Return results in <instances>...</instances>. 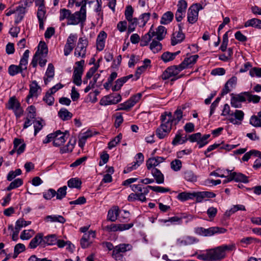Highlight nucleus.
Masks as SVG:
<instances>
[{
	"label": "nucleus",
	"mask_w": 261,
	"mask_h": 261,
	"mask_svg": "<svg viewBox=\"0 0 261 261\" xmlns=\"http://www.w3.org/2000/svg\"><path fill=\"white\" fill-rule=\"evenodd\" d=\"M199 241V239L196 237L186 236L177 239L176 241V244L179 246H188L196 244Z\"/></svg>",
	"instance_id": "16"
},
{
	"label": "nucleus",
	"mask_w": 261,
	"mask_h": 261,
	"mask_svg": "<svg viewBox=\"0 0 261 261\" xmlns=\"http://www.w3.org/2000/svg\"><path fill=\"white\" fill-rule=\"evenodd\" d=\"M68 186L70 188L80 189L82 181L78 178H72L67 182Z\"/></svg>",
	"instance_id": "46"
},
{
	"label": "nucleus",
	"mask_w": 261,
	"mask_h": 261,
	"mask_svg": "<svg viewBox=\"0 0 261 261\" xmlns=\"http://www.w3.org/2000/svg\"><path fill=\"white\" fill-rule=\"evenodd\" d=\"M121 99V96L120 94L109 95L102 98L99 104L103 106L115 105L120 102Z\"/></svg>",
	"instance_id": "14"
},
{
	"label": "nucleus",
	"mask_w": 261,
	"mask_h": 261,
	"mask_svg": "<svg viewBox=\"0 0 261 261\" xmlns=\"http://www.w3.org/2000/svg\"><path fill=\"white\" fill-rule=\"evenodd\" d=\"M202 9V7L200 4H194L192 5L188 11V21L190 23L196 22L198 19V13L200 10Z\"/></svg>",
	"instance_id": "9"
},
{
	"label": "nucleus",
	"mask_w": 261,
	"mask_h": 261,
	"mask_svg": "<svg viewBox=\"0 0 261 261\" xmlns=\"http://www.w3.org/2000/svg\"><path fill=\"white\" fill-rule=\"evenodd\" d=\"M57 237L56 234H50L47 236H43L44 246L54 245L56 244Z\"/></svg>",
	"instance_id": "44"
},
{
	"label": "nucleus",
	"mask_w": 261,
	"mask_h": 261,
	"mask_svg": "<svg viewBox=\"0 0 261 261\" xmlns=\"http://www.w3.org/2000/svg\"><path fill=\"white\" fill-rule=\"evenodd\" d=\"M250 123L254 127H261V119L258 116H252L250 119Z\"/></svg>",
	"instance_id": "63"
},
{
	"label": "nucleus",
	"mask_w": 261,
	"mask_h": 261,
	"mask_svg": "<svg viewBox=\"0 0 261 261\" xmlns=\"http://www.w3.org/2000/svg\"><path fill=\"white\" fill-rule=\"evenodd\" d=\"M150 64V61L149 59H145L144 61L143 65L140 66L137 69L135 74L133 75V80L134 81H136L139 79L141 74L144 72L147 68L149 66Z\"/></svg>",
	"instance_id": "30"
},
{
	"label": "nucleus",
	"mask_w": 261,
	"mask_h": 261,
	"mask_svg": "<svg viewBox=\"0 0 261 261\" xmlns=\"http://www.w3.org/2000/svg\"><path fill=\"white\" fill-rule=\"evenodd\" d=\"M107 37V34H99L98 35L96 39V47L99 51L103 49Z\"/></svg>",
	"instance_id": "32"
},
{
	"label": "nucleus",
	"mask_w": 261,
	"mask_h": 261,
	"mask_svg": "<svg viewBox=\"0 0 261 261\" xmlns=\"http://www.w3.org/2000/svg\"><path fill=\"white\" fill-rule=\"evenodd\" d=\"M182 130L181 129L178 130L173 140L172 141V144L174 146L178 144H182L185 143L188 140L187 136H182Z\"/></svg>",
	"instance_id": "28"
},
{
	"label": "nucleus",
	"mask_w": 261,
	"mask_h": 261,
	"mask_svg": "<svg viewBox=\"0 0 261 261\" xmlns=\"http://www.w3.org/2000/svg\"><path fill=\"white\" fill-rule=\"evenodd\" d=\"M132 248L133 247L132 245L129 244H120L116 246L114 249L118 250L119 252L123 254L126 251L131 250Z\"/></svg>",
	"instance_id": "48"
},
{
	"label": "nucleus",
	"mask_w": 261,
	"mask_h": 261,
	"mask_svg": "<svg viewBox=\"0 0 261 261\" xmlns=\"http://www.w3.org/2000/svg\"><path fill=\"white\" fill-rule=\"evenodd\" d=\"M133 75L129 74L126 76H123L118 79L115 82V85L112 87V90L113 91H117L120 89L123 85L126 83L129 79L133 78Z\"/></svg>",
	"instance_id": "29"
},
{
	"label": "nucleus",
	"mask_w": 261,
	"mask_h": 261,
	"mask_svg": "<svg viewBox=\"0 0 261 261\" xmlns=\"http://www.w3.org/2000/svg\"><path fill=\"white\" fill-rule=\"evenodd\" d=\"M119 214V209L117 206L113 207L108 213L107 219L112 222L115 221Z\"/></svg>",
	"instance_id": "35"
},
{
	"label": "nucleus",
	"mask_w": 261,
	"mask_h": 261,
	"mask_svg": "<svg viewBox=\"0 0 261 261\" xmlns=\"http://www.w3.org/2000/svg\"><path fill=\"white\" fill-rule=\"evenodd\" d=\"M210 137V134L204 135L202 136L201 135L200 139L198 140L197 144L198 145V147L201 148L206 145L208 143V139Z\"/></svg>",
	"instance_id": "55"
},
{
	"label": "nucleus",
	"mask_w": 261,
	"mask_h": 261,
	"mask_svg": "<svg viewBox=\"0 0 261 261\" xmlns=\"http://www.w3.org/2000/svg\"><path fill=\"white\" fill-rule=\"evenodd\" d=\"M41 89L36 81H33L30 85L29 94L27 97V102L30 103V98L33 97H38L40 94Z\"/></svg>",
	"instance_id": "19"
},
{
	"label": "nucleus",
	"mask_w": 261,
	"mask_h": 261,
	"mask_svg": "<svg viewBox=\"0 0 261 261\" xmlns=\"http://www.w3.org/2000/svg\"><path fill=\"white\" fill-rule=\"evenodd\" d=\"M130 187L134 193L130 194L128 196L127 199L129 201L139 200L144 202L146 200V195L149 193L147 188L142 187L140 185H133Z\"/></svg>",
	"instance_id": "3"
},
{
	"label": "nucleus",
	"mask_w": 261,
	"mask_h": 261,
	"mask_svg": "<svg viewBox=\"0 0 261 261\" xmlns=\"http://www.w3.org/2000/svg\"><path fill=\"white\" fill-rule=\"evenodd\" d=\"M44 247L43 234L42 233H37L35 237L30 241L29 247L31 249H35L37 246Z\"/></svg>",
	"instance_id": "22"
},
{
	"label": "nucleus",
	"mask_w": 261,
	"mask_h": 261,
	"mask_svg": "<svg viewBox=\"0 0 261 261\" xmlns=\"http://www.w3.org/2000/svg\"><path fill=\"white\" fill-rule=\"evenodd\" d=\"M151 174L158 184H163L164 182V175L156 168H152L151 170Z\"/></svg>",
	"instance_id": "36"
},
{
	"label": "nucleus",
	"mask_w": 261,
	"mask_h": 261,
	"mask_svg": "<svg viewBox=\"0 0 261 261\" xmlns=\"http://www.w3.org/2000/svg\"><path fill=\"white\" fill-rule=\"evenodd\" d=\"M173 17V13L171 11H167L162 15L160 22L163 24H168L172 21Z\"/></svg>",
	"instance_id": "39"
},
{
	"label": "nucleus",
	"mask_w": 261,
	"mask_h": 261,
	"mask_svg": "<svg viewBox=\"0 0 261 261\" xmlns=\"http://www.w3.org/2000/svg\"><path fill=\"white\" fill-rule=\"evenodd\" d=\"M245 101V93L242 92L238 94L232 93L231 94L230 103L234 108H240L242 103Z\"/></svg>",
	"instance_id": "21"
},
{
	"label": "nucleus",
	"mask_w": 261,
	"mask_h": 261,
	"mask_svg": "<svg viewBox=\"0 0 261 261\" xmlns=\"http://www.w3.org/2000/svg\"><path fill=\"white\" fill-rule=\"evenodd\" d=\"M31 224V221H25L23 219H18L15 223V229H16V235H18L20 230L23 227H25Z\"/></svg>",
	"instance_id": "42"
},
{
	"label": "nucleus",
	"mask_w": 261,
	"mask_h": 261,
	"mask_svg": "<svg viewBox=\"0 0 261 261\" xmlns=\"http://www.w3.org/2000/svg\"><path fill=\"white\" fill-rule=\"evenodd\" d=\"M154 38L158 40H162L164 38V34H145L140 39V45L146 46Z\"/></svg>",
	"instance_id": "17"
},
{
	"label": "nucleus",
	"mask_w": 261,
	"mask_h": 261,
	"mask_svg": "<svg viewBox=\"0 0 261 261\" xmlns=\"http://www.w3.org/2000/svg\"><path fill=\"white\" fill-rule=\"evenodd\" d=\"M59 117L63 120L71 118L72 114L66 109H61L58 113Z\"/></svg>",
	"instance_id": "51"
},
{
	"label": "nucleus",
	"mask_w": 261,
	"mask_h": 261,
	"mask_svg": "<svg viewBox=\"0 0 261 261\" xmlns=\"http://www.w3.org/2000/svg\"><path fill=\"white\" fill-rule=\"evenodd\" d=\"M234 248L233 244L222 245L214 248L208 249L212 261H217L224 258L227 251L232 250Z\"/></svg>",
	"instance_id": "2"
},
{
	"label": "nucleus",
	"mask_w": 261,
	"mask_h": 261,
	"mask_svg": "<svg viewBox=\"0 0 261 261\" xmlns=\"http://www.w3.org/2000/svg\"><path fill=\"white\" fill-rule=\"evenodd\" d=\"M45 221L47 222H59L64 223L65 219L61 215H48L45 218Z\"/></svg>",
	"instance_id": "37"
},
{
	"label": "nucleus",
	"mask_w": 261,
	"mask_h": 261,
	"mask_svg": "<svg viewBox=\"0 0 261 261\" xmlns=\"http://www.w3.org/2000/svg\"><path fill=\"white\" fill-rule=\"evenodd\" d=\"M77 37L73 35H70L67 38L66 43L64 48V55L68 56L72 51L75 46Z\"/></svg>",
	"instance_id": "18"
},
{
	"label": "nucleus",
	"mask_w": 261,
	"mask_h": 261,
	"mask_svg": "<svg viewBox=\"0 0 261 261\" xmlns=\"http://www.w3.org/2000/svg\"><path fill=\"white\" fill-rule=\"evenodd\" d=\"M88 44V42L86 38H80L75 49L74 56L77 57L85 58Z\"/></svg>",
	"instance_id": "10"
},
{
	"label": "nucleus",
	"mask_w": 261,
	"mask_h": 261,
	"mask_svg": "<svg viewBox=\"0 0 261 261\" xmlns=\"http://www.w3.org/2000/svg\"><path fill=\"white\" fill-rule=\"evenodd\" d=\"M25 249V247L24 244L18 243L16 244L14 247L13 258H16L18 255L24 251Z\"/></svg>",
	"instance_id": "56"
},
{
	"label": "nucleus",
	"mask_w": 261,
	"mask_h": 261,
	"mask_svg": "<svg viewBox=\"0 0 261 261\" xmlns=\"http://www.w3.org/2000/svg\"><path fill=\"white\" fill-rule=\"evenodd\" d=\"M165 159L162 156H155L149 159L146 162V166L148 169H152L163 163Z\"/></svg>",
	"instance_id": "26"
},
{
	"label": "nucleus",
	"mask_w": 261,
	"mask_h": 261,
	"mask_svg": "<svg viewBox=\"0 0 261 261\" xmlns=\"http://www.w3.org/2000/svg\"><path fill=\"white\" fill-rule=\"evenodd\" d=\"M56 195V191L53 189H49L43 192V197L46 200H50Z\"/></svg>",
	"instance_id": "60"
},
{
	"label": "nucleus",
	"mask_w": 261,
	"mask_h": 261,
	"mask_svg": "<svg viewBox=\"0 0 261 261\" xmlns=\"http://www.w3.org/2000/svg\"><path fill=\"white\" fill-rule=\"evenodd\" d=\"M184 109V107H183L182 109L180 107H178L174 112V114H172V119L175 122V125H177L182 118V111Z\"/></svg>",
	"instance_id": "41"
},
{
	"label": "nucleus",
	"mask_w": 261,
	"mask_h": 261,
	"mask_svg": "<svg viewBox=\"0 0 261 261\" xmlns=\"http://www.w3.org/2000/svg\"><path fill=\"white\" fill-rule=\"evenodd\" d=\"M134 225L133 223L129 224H111L103 227V230L110 232L117 231H122L128 230L132 228Z\"/></svg>",
	"instance_id": "11"
},
{
	"label": "nucleus",
	"mask_w": 261,
	"mask_h": 261,
	"mask_svg": "<svg viewBox=\"0 0 261 261\" xmlns=\"http://www.w3.org/2000/svg\"><path fill=\"white\" fill-rule=\"evenodd\" d=\"M247 25L261 29V20L255 18L251 19L246 22V26Z\"/></svg>",
	"instance_id": "62"
},
{
	"label": "nucleus",
	"mask_w": 261,
	"mask_h": 261,
	"mask_svg": "<svg viewBox=\"0 0 261 261\" xmlns=\"http://www.w3.org/2000/svg\"><path fill=\"white\" fill-rule=\"evenodd\" d=\"M36 6L38 7L37 15L38 20H45L46 9L44 5V0H35Z\"/></svg>",
	"instance_id": "20"
},
{
	"label": "nucleus",
	"mask_w": 261,
	"mask_h": 261,
	"mask_svg": "<svg viewBox=\"0 0 261 261\" xmlns=\"http://www.w3.org/2000/svg\"><path fill=\"white\" fill-rule=\"evenodd\" d=\"M230 174L232 178V180H234L236 182H244L245 176L241 173L237 172H231L230 170Z\"/></svg>",
	"instance_id": "53"
},
{
	"label": "nucleus",
	"mask_w": 261,
	"mask_h": 261,
	"mask_svg": "<svg viewBox=\"0 0 261 261\" xmlns=\"http://www.w3.org/2000/svg\"><path fill=\"white\" fill-rule=\"evenodd\" d=\"M112 256L116 260L126 261L125 258L123 256V254L115 249H113Z\"/></svg>",
	"instance_id": "64"
},
{
	"label": "nucleus",
	"mask_w": 261,
	"mask_h": 261,
	"mask_svg": "<svg viewBox=\"0 0 261 261\" xmlns=\"http://www.w3.org/2000/svg\"><path fill=\"white\" fill-rule=\"evenodd\" d=\"M86 10L85 6H82L80 11L75 12L74 14H71L67 21V24L76 25L80 22H83L86 19Z\"/></svg>",
	"instance_id": "7"
},
{
	"label": "nucleus",
	"mask_w": 261,
	"mask_h": 261,
	"mask_svg": "<svg viewBox=\"0 0 261 261\" xmlns=\"http://www.w3.org/2000/svg\"><path fill=\"white\" fill-rule=\"evenodd\" d=\"M75 143V142L74 140L72 141V140H70L66 145L65 146H63L60 148V153H65L68 152L72 151V149L74 148V145Z\"/></svg>",
	"instance_id": "47"
},
{
	"label": "nucleus",
	"mask_w": 261,
	"mask_h": 261,
	"mask_svg": "<svg viewBox=\"0 0 261 261\" xmlns=\"http://www.w3.org/2000/svg\"><path fill=\"white\" fill-rule=\"evenodd\" d=\"M96 238V231L93 230L88 231L85 233L81 239V245L83 248L88 247L93 242Z\"/></svg>",
	"instance_id": "13"
},
{
	"label": "nucleus",
	"mask_w": 261,
	"mask_h": 261,
	"mask_svg": "<svg viewBox=\"0 0 261 261\" xmlns=\"http://www.w3.org/2000/svg\"><path fill=\"white\" fill-rule=\"evenodd\" d=\"M30 51L28 49L25 50L21 57L18 66L19 67L23 70V71L26 70L27 69L28 64V59L29 57Z\"/></svg>",
	"instance_id": "33"
},
{
	"label": "nucleus",
	"mask_w": 261,
	"mask_h": 261,
	"mask_svg": "<svg viewBox=\"0 0 261 261\" xmlns=\"http://www.w3.org/2000/svg\"><path fill=\"white\" fill-rule=\"evenodd\" d=\"M67 187L63 186L58 189L56 192V198L61 200L66 195Z\"/></svg>",
	"instance_id": "61"
},
{
	"label": "nucleus",
	"mask_w": 261,
	"mask_h": 261,
	"mask_svg": "<svg viewBox=\"0 0 261 261\" xmlns=\"http://www.w3.org/2000/svg\"><path fill=\"white\" fill-rule=\"evenodd\" d=\"M244 114L242 111L236 110L234 113L229 115L228 119L234 124H240L244 118Z\"/></svg>",
	"instance_id": "23"
},
{
	"label": "nucleus",
	"mask_w": 261,
	"mask_h": 261,
	"mask_svg": "<svg viewBox=\"0 0 261 261\" xmlns=\"http://www.w3.org/2000/svg\"><path fill=\"white\" fill-rule=\"evenodd\" d=\"M7 109L12 110L14 113L16 117H20L23 113V110L20 106V103L15 97H10L6 105Z\"/></svg>",
	"instance_id": "6"
},
{
	"label": "nucleus",
	"mask_w": 261,
	"mask_h": 261,
	"mask_svg": "<svg viewBox=\"0 0 261 261\" xmlns=\"http://www.w3.org/2000/svg\"><path fill=\"white\" fill-rule=\"evenodd\" d=\"M145 188H147V190H149V189H150L152 190L153 191L158 192V193H166L170 191V189L169 188H164L160 186H148Z\"/></svg>",
	"instance_id": "58"
},
{
	"label": "nucleus",
	"mask_w": 261,
	"mask_h": 261,
	"mask_svg": "<svg viewBox=\"0 0 261 261\" xmlns=\"http://www.w3.org/2000/svg\"><path fill=\"white\" fill-rule=\"evenodd\" d=\"M161 124L156 130V135L160 139L167 137L170 133L175 122L172 119V113L165 111L160 116Z\"/></svg>",
	"instance_id": "1"
},
{
	"label": "nucleus",
	"mask_w": 261,
	"mask_h": 261,
	"mask_svg": "<svg viewBox=\"0 0 261 261\" xmlns=\"http://www.w3.org/2000/svg\"><path fill=\"white\" fill-rule=\"evenodd\" d=\"M226 231V229L223 227H211L205 228L204 237H211L215 234L224 233Z\"/></svg>",
	"instance_id": "27"
},
{
	"label": "nucleus",
	"mask_w": 261,
	"mask_h": 261,
	"mask_svg": "<svg viewBox=\"0 0 261 261\" xmlns=\"http://www.w3.org/2000/svg\"><path fill=\"white\" fill-rule=\"evenodd\" d=\"M159 41L154 38L150 44V48L154 53H158L162 49V45Z\"/></svg>",
	"instance_id": "45"
},
{
	"label": "nucleus",
	"mask_w": 261,
	"mask_h": 261,
	"mask_svg": "<svg viewBox=\"0 0 261 261\" xmlns=\"http://www.w3.org/2000/svg\"><path fill=\"white\" fill-rule=\"evenodd\" d=\"M199 56L197 55H192L188 58H185L184 61L179 64L181 69L184 70L194 65L198 59Z\"/></svg>",
	"instance_id": "25"
},
{
	"label": "nucleus",
	"mask_w": 261,
	"mask_h": 261,
	"mask_svg": "<svg viewBox=\"0 0 261 261\" xmlns=\"http://www.w3.org/2000/svg\"><path fill=\"white\" fill-rule=\"evenodd\" d=\"M170 39L171 45L175 46L185 39V34H172Z\"/></svg>",
	"instance_id": "34"
},
{
	"label": "nucleus",
	"mask_w": 261,
	"mask_h": 261,
	"mask_svg": "<svg viewBox=\"0 0 261 261\" xmlns=\"http://www.w3.org/2000/svg\"><path fill=\"white\" fill-rule=\"evenodd\" d=\"M245 210V206L242 204L233 205L230 209L227 210L224 214L226 217H229L239 211Z\"/></svg>",
	"instance_id": "38"
},
{
	"label": "nucleus",
	"mask_w": 261,
	"mask_h": 261,
	"mask_svg": "<svg viewBox=\"0 0 261 261\" xmlns=\"http://www.w3.org/2000/svg\"><path fill=\"white\" fill-rule=\"evenodd\" d=\"M182 70L180 65L169 67L163 72L162 79L164 80L169 79H171V80H174L176 76Z\"/></svg>",
	"instance_id": "12"
},
{
	"label": "nucleus",
	"mask_w": 261,
	"mask_h": 261,
	"mask_svg": "<svg viewBox=\"0 0 261 261\" xmlns=\"http://www.w3.org/2000/svg\"><path fill=\"white\" fill-rule=\"evenodd\" d=\"M53 145L55 147H59L65 142L68 136L66 133L58 130L53 133Z\"/></svg>",
	"instance_id": "15"
},
{
	"label": "nucleus",
	"mask_w": 261,
	"mask_h": 261,
	"mask_svg": "<svg viewBox=\"0 0 261 261\" xmlns=\"http://www.w3.org/2000/svg\"><path fill=\"white\" fill-rule=\"evenodd\" d=\"M171 168L174 171H179L182 167L181 161L178 159L172 161L170 163Z\"/></svg>",
	"instance_id": "57"
},
{
	"label": "nucleus",
	"mask_w": 261,
	"mask_h": 261,
	"mask_svg": "<svg viewBox=\"0 0 261 261\" xmlns=\"http://www.w3.org/2000/svg\"><path fill=\"white\" fill-rule=\"evenodd\" d=\"M47 53L48 48L46 44L44 42L40 41L38 46V50L36 51L33 58L31 65L33 67H36L37 65L38 60L40 57V55L42 56H46Z\"/></svg>",
	"instance_id": "8"
},
{
	"label": "nucleus",
	"mask_w": 261,
	"mask_h": 261,
	"mask_svg": "<svg viewBox=\"0 0 261 261\" xmlns=\"http://www.w3.org/2000/svg\"><path fill=\"white\" fill-rule=\"evenodd\" d=\"M22 184L23 180L21 178H18L10 183L9 186L7 188V190L10 191L12 189L18 188Z\"/></svg>",
	"instance_id": "52"
},
{
	"label": "nucleus",
	"mask_w": 261,
	"mask_h": 261,
	"mask_svg": "<svg viewBox=\"0 0 261 261\" xmlns=\"http://www.w3.org/2000/svg\"><path fill=\"white\" fill-rule=\"evenodd\" d=\"M180 51H177L174 53L166 51L161 56V59L165 63H167L173 60L175 57L180 54Z\"/></svg>",
	"instance_id": "31"
},
{
	"label": "nucleus",
	"mask_w": 261,
	"mask_h": 261,
	"mask_svg": "<svg viewBox=\"0 0 261 261\" xmlns=\"http://www.w3.org/2000/svg\"><path fill=\"white\" fill-rule=\"evenodd\" d=\"M84 65L85 61L82 60L76 62L73 68V83L77 86H81L82 83V76L84 72Z\"/></svg>",
	"instance_id": "5"
},
{
	"label": "nucleus",
	"mask_w": 261,
	"mask_h": 261,
	"mask_svg": "<svg viewBox=\"0 0 261 261\" xmlns=\"http://www.w3.org/2000/svg\"><path fill=\"white\" fill-rule=\"evenodd\" d=\"M184 178L187 181L194 182L197 180L196 176L191 170H186L183 173Z\"/></svg>",
	"instance_id": "50"
},
{
	"label": "nucleus",
	"mask_w": 261,
	"mask_h": 261,
	"mask_svg": "<svg viewBox=\"0 0 261 261\" xmlns=\"http://www.w3.org/2000/svg\"><path fill=\"white\" fill-rule=\"evenodd\" d=\"M237 82V78L236 76L231 77L225 84L221 95L224 96L230 92L236 86Z\"/></svg>",
	"instance_id": "24"
},
{
	"label": "nucleus",
	"mask_w": 261,
	"mask_h": 261,
	"mask_svg": "<svg viewBox=\"0 0 261 261\" xmlns=\"http://www.w3.org/2000/svg\"><path fill=\"white\" fill-rule=\"evenodd\" d=\"M35 233V232L32 229L24 230H23L20 236L21 240H27L30 239Z\"/></svg>",
	"instance_id": "59"
},
{
	"label": "nucleus",
	"mask_w": 261,
	"mask_h": 261,
	"mask_svg": "<svg viewBox=\"0 0 261 261\" xmlns=\"http://www.w3.org/2000/svg\"><path fill=\"white\" fill-rule=\"evenodd\" d=\"M23 71L18 65H11L8 68V73L11 76H14L17 74L20 73L23 77L25 74L23 73Z\"/></svg>",
	"instance_id": "40"
},
{
	"label": "nucleus",
	"mask_w": 261,
	"mask_h": 261,
	"mask_svg": "<svg viewBox=\"0 0 261 261\" xmlns=\"http://www.w3.org/2000/svg\"><path fill=\"white\" fill-rule=\"evenodd\" d=\"M150 17V13H144L140 15L138 18L135 17L127 20L128 21V31L130 32L135 31L137 26L139 28H143L149 19Z\"/></svg>",
	"instance_id": "4"
},
{
	"label": "nucleus",
	"mask_w": 261,
	"mask_h": 261,
	"mask_svg": "<svg viewBox=\"0 0 261 261\" xmlns=\"http://www.w3.org/2000/svg\"><path fill=\"white\" fill-rule=\"evenodd\" d=\"M98 67V64H95L94 66L92 67L89 70V71L86 73V78L83 81V83L84 84H87L88 80L92 77L93 74L97 70Z\"/></svg>",
	"instance_id": "49"
},
{
	"label": "nucleus",
	"mask_w": 261,
	"mask_h": 261,
	"mask_svg": "<svg viewBox=\"0 0 261 261\" xmlns=\"http://www.w3.org/2000/svg\"><path fill=\"white\" fill-rule=\"evenodd\" d=\"M122 138V135L121 134H118L116 137H115L112 140L108 143V148L109 149H112L113 148L115 147L121 141Z\"/></svg>",
	"instance_id": "54"
},
{
	"label": "nucleus",
	"mask_w": 261,
	"mask_h": 261,
	"mask_svg": "<svg viewBox=\"0 0 261 261\" xmlns=\"http://www.w3.org/2000/svg\"><path fill=\"white\" fill-rule=\"evenodd\" d=\"M194 198V192H183L178 194L177 199L180 201L184 202Z\"/></svg>",
	"instance_id": "43"
}]
</instances>
